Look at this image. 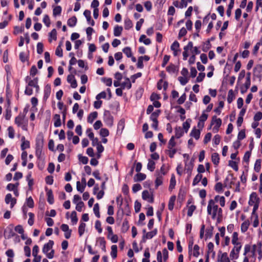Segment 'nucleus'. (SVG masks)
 Instances as JSON below:
<instances>
[{
    "mask_svg": "<svg viewBox=\"0 0 262 262\" xmlns=\"http://www.w3.org/2000/svg\"><path fill=\"white\" fill-rule=\"evenodd\" d=\"M191 122V120L190 119H187L186 121L183 123V127L185 133H187L189 128H190V123Z\"/></svg>",
    "mask_w": 262,
    "mask_h": 262,
    "instance_id": "37998d69",
    "label": "nucleus"
},
{
    "mask_svg": "<svg viewBox=\"0 0 262 262\" xmlns=\"http://www.w3.org/2000/svg\"><path fill=\"white\" fill-rule=\"evenodd\" d=\"M51 93V87L49 84H47L44 89V95H43V99H47Z\"/></svg>",
    "mask_w": 262,
    "mask_h": 262,
    "instance_id": "cd10ccee",
    "label": "nucleus"
},
{
    "mask_svg": "<svg viewBox=\"0 0 262 262\" xmlns=\"http://www.w3.org/2000/svg\"><path fill=\"white\" fill-rule=\"evenodd\" d=\"M111 255L113 259H115L117 257V246L115 245H112L111 247Z\"/></svg>",
    "mask_w": 262,
    "mask_h": 262,
    "instance_id": "e433bc0d",
    "label": "nucleus"
},
{
    "mask_svg": "<svg viewBox=\"0 0 262 262\" xmlns=\"http://www.w3.org/2000/svg\"><path fill=\"white\" fill-rule=\"evenodd\" d=\"M43 22L47 27H49L50 26L51 21L50 17L47 14L44 15L43 18Z\"/></svg>",
    "mask_w": 262,
    "mask_h": 262,
    "instance_id": "0e129e2a",
    "label": "nucleus"
},
{
    "mask_svg": "<svg viewBox=\"0 0 262 262\" xmlns=\"http://www.w3.org/2000/svg\"><path fill=\"white\" fill-rule=\"evenodd\" d=\"M211 48L210 40L208 39L204 44L202 50L204 52H207Z\"/></svg>",
    "mask_w": 262,
    "mask_h": 262,
    "instance_id": "5fc2aeb1",
    "label": "nucleus"
},
{
    "mask_svg": "<svg viewBox=\"0 0 262 262\" xmlns=\"http://www.w3.org/2000/svg\"><path fill=\"white\" fill-rule=\"evenodd\" d=\"M217 261L219 262H230L226 252L222 253L221 255H219Z\"/></svg>",
    "mask_w": 262,
    "mask_h": 262,
    "instance_id": "dca6fc26",
    "label": "nucleus"
},
{
    "mask_svg": "<svg viewBox=\"0 0 262 262\" xmlns=\"http://www.w3.org/2000/svg\"><path fill=\"white\" fill-rule=\"evenodd\" d=\"M163 183V176L160 173H158L157 177L155 181L156 187L158 188L159 186L162 184Z\"/></svg>",
    "mask_w": 262,
    "mask_h": 262,
    "instance_id": "473e14b6",
    "label": "nucleus"
},
{
    "mask_svg": "<svg viewBox=\"0 0 262 262\" xmlns=\"http://www.w3.org/2000/svg\"><path fill=\"white\" fill-rule=\"evenodd\" d=\"M180 47V44L177 41H174L171 45L170 47V49L173 51H180L179 49Z\"/></svg>",
    "mask_w": 262,
    "mask_h": 262,
    "instance_id": "8fccbe9b",
    "label": "nucleus"
},
{
    "mask_svg": "<svg viewBox=\"0 0 262 262\" xmlns=\"http://www.w3.org/2000/svg\"><path fill=\"white\" fill-rule=\"evenodd\" d=\"M193 161L194 160L191 159L189 163H185V170L186 171V173L188 174L189 177L191 175L192 170L193 167Z\"/></svg>",
    "mask_w": 262,
    "mask_h": 262,
    "instance_id": "9b49d317",
    "label": "nucleus"
},
{
    "mask_svg": "<svg viewBox=\"0 0 262 262\" xmlns=\"http://www.w3.org/2000/svg\"><path fill=\"white\" fill-rule=\"evenodd\" d=\"M67 81L71 84L72 88H76L77 86V81L73 75H69L67 77Z\"/></svg>",
    "mask_w": 262,
    "mask_h": 262,
    "instance_id": "9d476101",
    "label": "nucleus"
},
{
    "mask_svg": "<svg viewBox=\"0 0 262 262\" xmlns=\"http://www.w3.org/2000/svg\"><path fill=\"white\" fill-rule=\"evenodd\" d=\"M214 200L216 202H219L222 207H224L225 205V199L223 196L216 195L214 198Z\"/></svg>",
    "mask_w": 262,
    "mask_h": 262,
    "instance_id": "393cba45",
    "label": "nucleus"
},
{
    "mask_svg": "<svg viewBox=\"0 0 262 262\" xmlns=\"http://www.w3.org/2000/svg\"><path fill=\"white\" fill-rule=\"evenodd\" d=\"M126 81L121 83V88L124 89L126 88L127 89H130L132 87V84L130 81L129 78L126 77L125 78Z\"/></svg>",
    "mask_w": 262,
    "mask_h": 262,
    "instance_id": "a878e982",
    "label": "nucleus"
},
{
    "mask_svg": "<svg viewBox=\"0 0 262 262\" xmlns=\"http://www.w3.org/2000/svg\"><path fill=\"white\" fill-rule=\"evenodd\" d=\"M176 184V181L175 179V176L173 174H172L171 177V179L170 180V184L169 186V189L170 190H172L175 187Z\"/></svg>",
    "mask_w": 262,
    "mask_h": 262,
    "instance_id": "79ce46f5",
    "label": "nucleus"
},
{
    "mask_svg": "<svg viewBox=\"0 0 262 262\" xmlns=\"http://www.w3.org/2000/svg\"><path fill=\"white\" fill-rule=\"evenodd\" d=\"M77 213L76 211H73L71 213V222L73 224H76L78 221V218L77 217Z\"/></svg>",
    "mask_w": 262,
    "mask_h": 262,
    "instance_id": "bf43d9fd",
    "label": "nucleus"
},
{
    "mask_svg": "<svg viewBox=\"0 0 262 262\" xmlns=\"http://www.w3.org/2000/svg\"><path fill=\"white\" fill-rule=\"evenodd\" d=\"M103 120L106 125L111 127L113 125V117L109 111H105L103 114Z\"/></svg>",
    "mask_w": 262,
    "mask_h": 262,
    "instance_id": "39448f33",
    "label": "nucleus"
},
{
    "mask_svg": "<svg viewBox=\"0 0 262 262\" xmlns=\"http://www.w3.org/2000/svg\"><path fill=\"white\" fill-rule=\"evenodd\" d=\"M5 202L7 204L10 203V207L12 208L16 203V200L12 198L11 194L8 193L5 196Z\"/></svg>",
    "mask_w": 262,
    "mask_h": 262,
    "instance_id": "6e6552de",
    "label": "nucleus"
},
{
    "mask_svg": "<svg viewBox=\"0 0 262 262\" xmlns=\"http://www.w3.org/2000/svg\"><path fill=\"white\" fill-rule=\"evenodd\" d=\"M202 177L203 176L202 174H198L193 179L192 185L194 186L197 185L199 183V182L202 180Z\"/></svg>",
    "mask_w": 262,
    "mask_h": 262,
    "instance_id": "09e8293b",
    "label": "nucleus"
},
{
    "mask_svg": "<svg viewBox=\"0 0 262 262\" xmlns=\"http://www.w3.org/2000/svg\"><path fill=\"white\" fill-rule=\"evenodd\" d=\"M200 130L196 129L195 127H194L191 131L190 136L194 138L196 140H198L200 137Z\"/></svg>",
    "mask_w": 262,
    "mask_h": 262,
    "instance_id": "f3484780",
    "label": "nucleus"
},
{
    "mask_svg": "<svg viewBox=\"0 0 262 262\" xmlns=\"http://www.w3.org/2000/svg\"><path fill=\"white\" fill-rule=\"evenodd\" d=\"M229 166L232 167L236 171L238 169L237 163L233 160H230L229 161Z\"/></svg>",
    "mask_w": 262,
    "mask_h": 262,
    "instance_id": "4d7b16f0",
    "label": "nucleus"
},
{
    "mask_svg": "<svg viewBox=\"0 0 262 262\" xmlns=\"http://www.w3.org/2000/svg\"><path fill=\"white\" fill-rule=\"evenodd\" d=\"M62 9L60 6L55 7L53 10V16H56L57 15H60L61 13Z\"/></svg>",
    "mask_w": 262,
    "mask_h": 262,
    "instance_id": "a18cd8bd",
    "label": "nucleus"
},
{
    "mask_svg": "<svg viewBox=\"0 0 262 262\" xmlns=\"http://www.w3.org/2000/svg\"><path fill=\"white\" fill-rule=\"evenodd\" d=\"M85 226L86 224L84 223L80 222L78 228V233L80 236H81L83 234Z\"/></svg>",
    "mask_w": 262,
    "mask_h": 262,
    "instance_id": "a19ab883",
    "label": "nucleus"
},
{
    "mask_svg": "<svg viewBox=\"0 0 262 262\" xmlns=\"http://www.w3.org/2000/svg\"><path fill=\"white\" fill-rule=\"evenodd\" d=\"M46 190L47 191V201L48 203L50 204H53L54 202V199L52 190L46 188Z\"/></svg>",
    "mask_w": 262,
    "mask_h": 262,
    "instance_id": "4468645a",
    "label": "nucleus"
},
{
    "mask_svg": "<svg viewBox=\"0 0 262 262\" xmlns=\"http://www.w3.org/2000/svg\"><path fill=\"white\" fill-rule=\"evenodd\" d=\"M49 42L52 41V39L56 40L57 39V32L55 29H53L50 33H49Z\"/></svg>",
    "mask_w": 262,
    "mask_h": 262,
    "instance_id": "c756f323",
    "label": "nucleus"
},
{
    "mask_svg": "<svg viewBox=\"0 0 262 262\" xmlns=\"http://www.w3.org/2000/svg\"><path fill=\"white\" fill-rule=\"evenodd\" d=\"M93 211L96 216L98 218H99L100 217V214L99 212V206L98 203H96L94 205Z\"/></svg>",
    "mask_w": 262,
    "mask_h": 262,
    "instance_id": "3c124183",
    "label": "nucleus"
},
{
    "mask_svg": "<svg viewBox=\"0 0 262 262\" xmlns=\"http://www.w3.org/2000/svg\"><path fill=\"white\" fill-rule=\"evenodd\" d=\"M146 178V176L145 174L138 172L136 174L134 177V181L135 182H140L144 180Z\"/></svg>",
    "mask_w": 262,
    "mask_h": 262,
    "instance_id": "6ab92c4d",
    "label": "nucleus"
},
{
    "mask_svg": "<svg viewBox=\"0 0 262 262\" xmlns=\"http://www.w3.org/2000/svg\"><path fill=\"white\" fill-rule=\"evenodd\" d=\"M157 233V230L155 229L153 231L146 233L142 237V242H145L146 239L152 238Z\"/></svg>",
    "mask_w": 262,
    "mask_h": 262,
    "instance_id": "f8f14e48",
    "label": "nucleus"
},
{
    "mask_svg": "<svg viewBox=\"0 0 262 262\" xmlns=\"http://www.w3.org/2000/svg\"><path fill=\"white\" fill-rule=\"evenodd\" d=\"M208 115L205 114L204 112L202 113L200 117L199 120L202 122L201 127H203L204 125V122L207 119Z\"/></svg>",
    "mask_w": 262,
    "mask_h": 262,
    "instance_id": "6e6d98bb",
    "label": "nucleus"
},
{
    "mask_svg": "<svg viewBox=\"0 0 262 262\" xmlns=\"http://www.w3.org/2000/svg\"><path fill=\"white\" fill-rule=\"evenodd\" d=\"M54 241L52 240H49L48 243L45 244L42 248V252L46 254L47 257L51 259L54 257V250H52L50 252H48L53 247L54 245Z\"/></svg>",
    "mask_w": 262,
    "mask_h": 262,
    "instance_id": "f03ea898",
    "label": "nucleus"
},
{
    "mask_svg": "<svg viewBox=\"0 0 262 262\" xmlns=\"http://www.w3.org/2000/svg\"><path fill=\"white\" fill-rule=\"evenodd\" d=\"M139 41L143 42L146 45H149L151 43L150 39L149 38H146V36L144 34L140 36Z\"/></svg>",
    "mask_w": 262,
    "mask_h": 262,
    "instance_id": "7c9ffc66",
    "label": "nucleus"
},
{
    "mask_svg": "<svg viewBox=\"0 0 262 262\" xmlns=\"http://www.w3.org/2000/svg\"><path fill=\"white\" fill-rule=\"evenodd\" d=\"M123 30V28L118 25L116 26L114 29V35L115 36H119L121 35Z\"/></svg>",
    "mask_w": 262,
    "mask_h": 262,
    "instance_id": "b1692460",
    "label": "nucleus"
},
{
    "mask_svg": "<svg viewBox=\"0 0 262 262\" xmlns=\"http://www.w3.org/2000/svg\"><path fill=\"white\" fill-rule=\"evenodd\" d=\"M256 203L259 204V198L257 196L256 192H252L250 195L248 204L250 206H253Z\"/></svg>",
    "mask_w": 262,
    "mask_h": 262,
    "instance_id": "0eeeda50",
    "label": "nucleus"
},
{
    "mask_svg": "<svg viewBox=\"0 0 262 262\" xmlns=\"http://www.w3.org/2000/svg\"><path fill=\"white\" fill-rule=\"evenodd\" d=\"M175 137L174 136H172L169 140L168 143V149H172V148H174V147L176 145V143L174 141Z\"/></svg>",
    "mask_w": 262,
    "mask_h": 262,
    "instance_id": "de8ad7c7",
    "label": "nucleus"
},
{
    "mask_svg": "<svg viewBox=\"0 0 262 262\" xmlns=\"http://www.w3.org/2000/svg\"><path fill=\"white\" fill-rule=\"evenodd\" d=\"M27 153L26 151H23L21 154V158L23 160L22 165L23 166H26L27 163Z\"/></svg>",
    "mask_w": 262,
    "mask_h": 262,
    "instance_id": "603ef678",
    "label": "nucleus"
},
{
    "mask_svg": "<svg viewBox=\"0 0 262 262\" xmlns=\"http://www.w3.org/2000/svg\"><path fill=\"white\" fill-rule=\"evenodd\" d=\"M183 135V131L181 127H176L175 129V137L176 138L179 139L181 138Z\"/></svg>",
    "mask_w": 262,
    "mask_h": 262,
    "instance_id": "c9c22d12",
    "label": "nucleus"
},
{
    "mask_svg": "<svg viewBox=\"0 0 262 262\" xmlns=\"http://www.w3.org/2000/svg\"><path fill=\"white\" fill-rule=\"evenodd\" d=\"M261 160L260 159H257L255 162L254 166V170L257 172H259L261 169Z\"/></svg>",
    "mask_w": 262,
    "mask_h": 262,
    "instance_id": "ea45409f",
    "label": "nucleus"
},
{
    "mask_svg": "<svg viewBox=\"0 0 262 262\" xmlns=\"http://www.w3.org/2000/svg\"><path fill=\"white\" fill-rule=\"evenodd\" d=\"M200 247L198 245H195L193 247L192 255L194 257H198L200 255Z\"/></svg>",
    "mask_w": 262,
    "mask_h": 262,
    "instance_id": "864d4df0",
    "label": "nucleus"
},
{
    "mask_svg": "<svg viewBox=\"0 0 262 262\" xmlns=\"http://www.w3.org/2000/svg\"><path fill=\"white\" fill-rule=\"evenodd\" d=\"M251 85V73L248 72L247 73L246 80L244 84V86L246 89H248Z\"/></svg>",
    "mask_w": 262,
    "mask_h": 262,
    "instance_id": "4c0bfd02",
    "label": "nucleus"
},
{
    "mask_svg": "<svg viewBox=\"0 0 262 262\" xmlns=\"http://www.w3.org/2000/svg\"><path fill=\"white\" fill-rule=\"evenodd\" d=\"M7 106L6 109L5 118L6 120H9L11 117V109L10 107L11 102L10 100L7 101Z\"/></svg>",
    "mask_w": 262,
    "mask_h": 262,
    "instance_id": "ddd939ff",
    "label": "nucleus"
},
{
    "mask_svg": "<svg viewBox=\"0 0 262 262\" xmlns=\"http://www.w3.org/2000/svg\"><path fill=\"white\" fill-rule=\"evenodd\" d=\"M176 201V196H171L169 200L168 207L169 210H172L173 209L174 202Z\"/></svg>",
    "mask_w": 262,
    "mask_h": 262,
    "instance_id": "2f4dec72",
    "label": "nucleus"
},
{
    "mask_svg": "<svg viewBox=\"0 0 262 262\" xmlns=\"http://www.w3.org/2000/svg\"><path fill=\"white\" fill-rule=\"evenodd\" d=\"M95 227L99 233L102 232V229L101 228V224L100 221L97 220L95 222Z\"/></svg>",
    "mask_w": 262,
    "mask_h": 262,
    "instance_id": "e2e57ef3",
    "label": "nucleus"
},
{
    "mask_svg": "<svg viewBox=\"0 0 262 262\" xmlns=\"http://www.w3.org/2000/svg\"><path fill=\"white\" fill-rule=\"evenodd\" d=\"M129 228L128 222L127 220H124L123 222L121 230L123 232H126Z\"/></svg>",
    "mask_w": 262,
    "mask_h": 262,
    "instance_id": "49530a36",
    "label": "nucleus"
},
{
    "mask_svg": "<svg viewBox=\"0 0 262 262\" xmlns=\"http://www.w3.org/2000/svg\"><path fill=\"white\" fill-rule=\"evenodd\" d=\"M211 160L215 165H218L220 162L219 155L216 152L213 153L211 156Z\"/></svg>",
    "mask_w": 262,
    "mask_h": 262,
    "instance_id": "4be33fe9",
    "label": "nucleus"
},
{
    "mask_svg": "<svg viewBox=\"0 0 262 262\" xmlns=\"http://www.w3.org/2000/svg\"><path fill=\"white\" fill-rule=\"evenodd\" d=\"M98 116V113L97 112H93L90 113L88 117V122L89 123L92 124L94 120H95Z\"/></svg>",
    "mask_w": 262,
    "mask_h": 262,
    "instance_id": "412c9836",
    "label": "nucleus"
},
{
    "mask_svg": "<svg viewBox=\"0 0 262 262\" xmlns=\"http://www.w3.org/2000/svg\"><path fill=\"white\" fill-rule=\"evenodd\" d=\"M35 154L36 157L40 158L43 146V137L42 135H38L36 139Z\"/></svg>",
    "mask_w": 262,
    "mask_h": 262,
    "instance_id": "f257e3e1",
    "label": "nucleus"
},
{
    "mask_svg": "<svg viewBox=\"0 0 262 262\" xmlns=\"http://www.w3.org/2000/svg\"><path fill=\"white\" fill-rule=\"evenodd\" d=\"M142 197L143 200H147L149 203H152L154 202V199L152 197L150 196V194L148 190H144L142 192Z\"/></svg>",
    "mask_w": 262,
    "mask_h": 262,
    "instance_id": "2eb2a0df",
    "label": "nucleus"
},
{
    "mask_svg": "<svg viewBox=\"0 0 262 262\" xmlns=\"http://www.w3.org/2000/svg\"><path fill=\"white\" fill-rule=\"evenodd\" d=\"M54 120V125L55 127H58L61 126V122L60 119V116L59 114H55L53 117Z\"/></svg>",
    "mask_w": 262,
    "mask_h": 262,
    "instance_id": "a211bd4d",
    "label": "nucleus"
},
{
    "mask_svg": "<svg viewBox=\"0 0 262 262\" xmlns=\"http://www.w3.org/2000/svg\"><path fill=\"white\" fill-rule=\"evenodd\" d=\"M238 233L236 232H233L232 234V244L234 245V247L233 249H235L236 252H237V253H239L241 248H242V245L241 243L238 242Z\"/></svg>",
    "mask_w": 262,
    "mask_h": 262,
    "instance_id": "20e7f679",
    "label": "nucleus"
},
{
    "mask_svg": "<svg viewBox=\"0 0 262 262\" xmlns=\"http://www.w3.org/2000/svg\"><path fill=\"white\" fill-rule=\"evenodd\" d=\"M38 83V78L36 77L32 79V80H30L29 81V83H28L27 85H28L30 87H33L34 88L36 85Z\"/></svg>",
    "mask_w": 262,
    "mask_h": 262,
    "instance_id": "338daca9",
    "label": "nucleus"
},
{
    "mask_svg": "<svg viewBox=\"0 0 262 262\" xmlns=\"http://www.w3.org/2000/svg\"><path fill=\"white\" fill-rule=\"evenodd\" d=\"M125 126V121L123 119H121L118 123L117 125V132L120 131L122 133Z\"/></svg>",
    "mask_w": 262,
    "mask_h": 262,
    "instance_id": "72a5a7b5",
    "label": "nucleus"
},
{
    "mask_svg": "<svg viewBox=\"0 0 262 262\" xmlns=\"http://www.w3.org/2000/svg\"><path fill=\"white\" fill-rule=\"evenodd\" d=\"M133 27V23L132 20L128 18H126L124 20V28L125 30H129Z\"/></svg>",
    "mask_w": 262,
    "mask_h": 262,
    "instance_id": "58836bf2",
    "label": "nucleus"
},
{
    "mask_svg": "<svg viewBox=\"0 0 262 262\" xmlns=\"http://www.w3.org/2000/svg\"><path fill=\"white\" fill-rule=\"evenodd\" d=\"M218 208V206L215 204L214 200L211 199L209 201L207 206V213L209 215L212 214L213 219H214L216 216Z\"/></svg>",
    "mask_w": 262,
    "mask_h": 262,
    "instance_id": "7ed1b4c3",
    "label": "nucleus"
},
{
    "mask_svg": "<svg viewBox=\"0 0 262 262\" xmlns=\"http://www.w3.org/2000/svg\"><path fill=\"white\" fill-rule=\"evenodd\" d=\"M100 135L102 137H105L109 135V131L107 129L102 128L100 130Z\"/></svg>",
    "mask_w": 262,
    "mask_h": 262,
    "instance_id": "680f3d73",
    "label": "nucleus"
},
{
    "mask_svg": "<svg viewBox=\"0 0 262 262\" xmlns=\"http://www.w3.org/2000/svg\"><path fill=\"white\" fill-rule=\"evenodd\" d=\"M91 12L89 10H85L83 12V15L85 17L87 22L89 24H90L92 26L95 25V21L91 17Z\"/></svg>",
    "mask_w": 262,
    "mask_h": 262,
    "instance_id": "1a4fd4ad",
    "label": "nucleus"
},
{
    "mask_svg": "<svg viewBox=\"0 0 262 262\" xmlns=\"http://www.w3.org/2000/svg\"><path fill=\"white\" fill-rule=\"evenodd\" d=\"M25 115L19 114L15 119V123L17 124L18 126H20L23 121L24 120Z\"/></svg>",
    "mask_w": 262,
    "mask_h": 262,
    "instance_id": "aec40b11",
    "label": "nucleus"
},
{
    "mask_svg": "<svg viewBox=\"0 0 262 262\" xmlns=\"http://www.w3.org/2000/svg\"><path fill=\"white\" fill-rule=\"evenodd\" d=\"M215 124L213 128V130L214 132H217L219 130V127L222 124V120L220 118H217L215 116L212 117L211 125Z\"/></svg>",
    "mask_w": 262,
    "mask_h": 262,
    "instance_id": "423d86ee",
    "label": "nucleus"
},
{
    "mask_svg": "<svg viewBox=\"0 0 262 262\" xmlns=\"http://www.w3.org/2000/svg\"><path fill=\"white\" fill-rule=\"evenodd\" d=\"M155 165L156 163L152 160L149 159L147 168L150 171H153L155 169Z\"/></svg>",
    "mask_w": 262,
    "mask_h": 262,
    "instance_id": "f704fd0d",
    "label": "nucleus"
},
{
    "mask_svg": "<svg viewBox=\"0 0 262 262\" xmlns=\"http://www.w3.org/2000/svg\"><path fill=\"white\" fill-rule=\"evenodd\" d=\"M122 52L126 55L128 58L131 57L132 56L131 48L129 47H125L122 50Z\"/></svg>",
    "mask_w": 262,
    "mask_h": 262,
    "instance_id": "c03bdc74",
    "label": "nucleus"
},
{
    "mask_svg": "<svg viewBox=\"0 0 262 262\" xmlns=\"http://www.w3.org/2000/svg\"><path fill=\"white\" fill-rule=\"evenodd\" d=\"M213 227L210 226L205 230V239L210 238L213 234Z\"/></svg>",
    "mask_w": 262,
    "mask_h": 262,
    "instance_id": "bb28decb",
    "label": "nucleus"
},
{
    "mask_svg": "<svg viewBox=\"0 0 262 262\" xmlns=\"http://www.w3.org/2000/svg\"><path fill=\"white\" fill-rule=\"evenodd\" d=\"M30 147V142L29 141H23L21 144V149L24 150Z\"/></svg>",
    "mask_w": 262,
    "mask_h": 262,
    "instance_id": "69168bd1",
    "label": "nucleus"
},
{
    "mask_svg": "<svg viewBox=\"0 0 262 262\" xmlns=\"http://www.w3.org/2000/svg\"><path fill=\"white\" fill-rule=\"evenodd\" d=\"M4 235L6 238H10L15 235V233L12 229H9L8 231L7 230L5 231Z\"/></svg>",
    "mask_w": 262,
    "mask_h": 262,
    "instance_id": "13d9d810",
    "label": "nucleus"
},
{
    "mask_svg": "<svg viewBox=\"0 0 262 262\" xmlns=\"http://www.w3.org/2000/svg\"><path fill=\"white\" fill-rule=\"evenodd\" d=\"M85 187V185H83L82 184H81L79 181L77 182L76 188H77V191L82 193L84 190Z\"/></svg>",
    "mask_w": 262,
    "mask_h": 262,
    "instance_id": "052dcab7",
    "label": "nucleus"
},
{
    "mask_svg": "<svg viewBox=\"0 0 262 262\" xmlns=\"http://www.w3.org/2000/svg\"><path fill=\"white\" fill-rule=\"evenodd\" d=\"M250 225V222L248 220L245 221L241 225V231L243 233L246 232Z\"/></svg>",
    "mask_w": 262,
    "mask_h": 262,
    "instance_id": "c85d7f7f",
    "label": "nucleus"
},
{
    "mask_svg": "<svg viewBox=\"0 0 262 262\" xmlns=\"http://www.w3.org/2000/svg\"><path fill=\"white\" fill-rule=\"evenodd\" d=\"M166 70L168 72L174 73L176 72V67L174 64H170L167 67Z\"/></svg>",
    "mask_w": 262,
    "mask_h": 262,
    "instance_id": "774afa93",
    "label": "nucleus"
},
{
    "mask_svg": "<svg viewBox=\"0 0 262 262\" xmlns=\"http://www.w3.org/2000/svg\"><path fill=\"white\" fill-rule=\"evenodd\" d=\"M77 19L76 16H74L70 18L67 21V24L70 27H74L77 24Z\"/></svg>",
    "mask_w": 262,
    "mask_h": 262,
    "instance_id": "5701e85b",
    "label": "nucleus"
}]
</instances>
